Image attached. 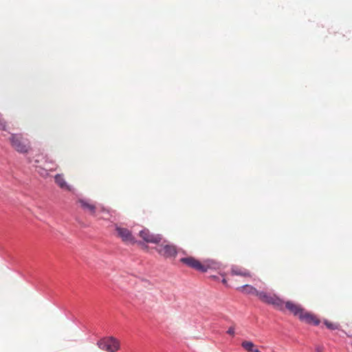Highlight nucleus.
<instances>
[{
    "instance_id": "obj_1",
    "label": "nucleus",
    "mask_w": 352,
    "mask_h": 352,
    "mask_svg": "<svg viewBox=\"0 0 352 352\" xmlns=\"http://www.w3.org/2000/svg\"><path fill=\"white\" fill-rule=\"evenodd\" d=\"M180 261L187 266L201 272H206L210 269L219 268V263L212 260L204 261L203 263L192 256L184 257Z\"/></svg>"
},
{
    "instance_id": "obj_2",
    "label": "nucleus",
    "mask_w": 352,
    "mask_h": 352,
    "mask_svg": "<svg viewBox=\"0 0 352 352\" xmlns=\"http://www.w3.org/2000/svg\"><path fill=\"white\" fill-rule=\"evenodd\" d=\"M98 347L108 352H116L120 349V342L116 338L111 336L98 341Z\"/></svg>"
},
{
    "instance_id": "obj_3",
    "label": "nucleus",
    "mask_w": 352,
    "mask_h": 352,
    "mask_svg": "<svg viewBox=\"0 0 352 352\" xmlns=\"http://www.w3.org/2000/svg\"><path fill=\"white\" fill-rule=\"evenodd\" d=\"M10 142L12 147L19 153H25L28 151V140L24 139L21 134H12Z\"/></svg>"
},
{
    "instance_id": "obj_4",
    "label": "nucleus",
    "mask_w": 352,
    "mask_h": 352,
    "mask_svg": "<svg viewBox=\"0 0 352 352\" xmlns=\"http://www.w3.org/2000/svg\"><path fill=\"white\" fill-rule=\"evenodd\" d=\"M156 250L161 256L165 258L175 257L177 254L176 247L171 244L159 245Z\"/></svg>"
},
{
    "instance_id": "obj_5",
    "label": "nucleus",
    "mask_w": 352,
    "mask_h": 352,
    "mask_svg": "<svg viewBox=\"0 0 352 352\" xmlns=\"http://www.w3.org/2000/svg\"><path fill=\"white\" fill-rule=\"evenodd\" d=\"M140 236L144 241L156 244L159 243L162 239L161 234H153L146 228L140 232Z\"/></svg>"
},
{
    "instance_id": "obj_6",
    "label": "nucleus",
    "mask_w": 352,
    "mask_h": 352,
    "mask_svg": "<svg viewBox=\"0 0 352 352\" xmlns=\"http://www.w3.org/2000/svg\"><path fill=\"white\" fill-rule=\"evenodd\" d=\"M116 230L118 232V235L122 239L124 242L134 243L135 240L131 232L126 228H122L116 225Z\"/></svg>"
},
{
    "instance_id": "obj_7",
    "label": "nucleus",
    "mask_w": 352,
    "mask_h": 352,
    "mask_svg": "<svg viewBox=\"0 0 352 352\" xmlns=\"http://www.w3.org/2000/svg\"><path fill=\"white\" fill-rule=\"evenodd\" d=\"M300 320L305 321L309 324H314V326H318L320 322V320L316 318L314 315L308 312H304L302 315H300Z\"/></svg>"
},
{
    "instance_id": "obj_8",
    "label": "nucleus",
    "mask_w": 352,
    "mask_h": 352,
    "mask_svg": "<svg viewBox=\"0 0 352 352\" xmlns=\"http://www.w3.org/2000/svg\"><path fill=\"white\" fill-rule=\"evenodd\" d=\"M285 308L290 311L294 316H298L300 318V316L302 315L304 313V309L299 305H295L291 301H287L285 302Z\"/></svg>"
},
{
    "instance_id": "obj_9",
    "label": "nucleus",
    "mask_w": 352,
    "mask_h": 352,
    "mask_svg": "<svg viewBox=\"0 0 352 352\" xmlns=\"http://www.w3.org/2000/svg\"><path fill=\"white\" fill-rule=\"evenodd\" d=\"M78 202L80 204L81 208L85 210L89 211L91 214L96 212V206L93 204H89L85 199H79Z\"/></svg>"
},
{
    "instance_id": "obj_10",
    "label": "nucleus",
    "mask_w": 352,
    "mask_h": 352,
    "mask_svg": "<svg viewBox=\"0 0 352 352\" xmlns=\"http://www.w3.org/2000/svg\"><path fill=\"white\" fill-rule=\"evenodd\" d=\"M239 289H240L243 294H254L256 296H258V294L259 292V291H258L255 287L250 285H244L239 287Z\"/></svg>"
},
{
    "instance_id": "obj_11",
    "label": "nucleus",
    "mask_w": 352,
    "mask_h": 352,
    "mask_svg": "<svg viewBox=\"0 0 352 352\" xmlns=\"http://www.w3.org/2000/svg\"><path fill=\"white\" fill-rule=\"evenodd\" d=\"M263 302L271 305L274 298V295L272 296L265 292L259 291L258 296H257Z\"/></svg>"
},
{
    "instance_id": "obj_12",
    "label": "nucleus",
    "mask_w": 352,
    "mask_h": 352,
    "mask_svg": "<svg viewBox=\"0 0 352 352\" xmlns=\"http://www.w3.org/2000/svg\"><path fill=\"white\" fill-rule=\"evenodd\" d=\"M55 182L61 188H66L68 190H71V186L67 184L62 175L57 174L55 176Z\"/></svg>"
},
{
    "instance_id": "obj_13",
    "label": "nucleus",
    "mask_w": 352,
    "mask_h": 352,
    "mask_svg": "<svg viewBox=\"0 0 352 352\" xmlns=\"http://www.w3.org/2000/svg\"><path fill=\"white\" fill-rule=\"evenodd\" d=\"M284 301L280 299L277 296L274 295V298L271 303V305H274L276 309L282 311L284 309Z\"/></svg>"
},
{
    "instance_id": "obj_14",
    "label": "nucleus",
    "mask_w": 352,
    "mask_h": 352,
    "mask_svg": "<svg viewBox=\"0 0 352 352\" xmlns=\"http://www.w3.org/2000/svg\"><path fill=\"white\" fill-rule=\"evenodd\" d=\"M241 346L248 352H252V351L255 349L254 344L251 341L242 342Z\"/></svg>"
},
{
    "instance_id": "obj_15",
    "label": "nucleus",
    "mask_w": 352,
    "mask_h": 352,
    "mask_svg": "<svg viewBox=\"0 0 352 352\" xmlns=\"http://www.w3.org/2000/svg\"><path fill=\"white\" fill-rule=\"evenodd\" d=\"M324 324L330 330H338L340 327V324L331 322L328 320H324Z\"/></svg>"
},
{
    "instance_id": "obj_16",
    "label": "nucleus",
    "mask_w": 352,
    "mask_h": 352,
    "mask_svg": "<svg viewBox=\"0 0 352 352\" xmlns=\"http://www.w3.org/2000/svg\"><path fill=\"white\" fill-rule=\"evenodd\" d=\"M232 273L234 275H240L243 276H250V272L248 270L241 271L237 268H232Z\"/></svg>"
},
{
    "instance_id": "obj_17",
    "label": "nucleus",
    "mask_w": 352,
    "mask_h": 352,
    "mask_svg": "<svg viewBox=\"0 0 352 352\" xmlns=\"http://www.w3.org/2000/svg\"><path fill=\"white\" fill-rule=\"evenodd\" d=\"M227 333H228L229 335H231V336H234L235 333L234 328L233 327H229L227 331Z\"/></svg>"
},
{
    "instance_id": "obj_18",
    "label": "nucleus",
    "mask_w": 352,
    "mask_h": 352,
    "mask_svg": "<svg viewBox=\"0 0 352 352\" xmlns=\"http://www.w3.org/2000/svg\"><path fill=\"white\" fill-rule=\"evenodd\" d=\"M0 129H6V122L3 120H0Z\"/></svg>"
},
{
    "instance_id": "obj_19",
    "label": "nucleus",
    "mask_w": 352,
    "mask_h": 352,
    "mask_svg": "<svg viewBox=\"0 0 352 352\" xmlns=\"http://www.w3.org/2000/svg\"><path fill=\"white\" fill-rule=\"evenodd\" d=\"M316 352H323V347L321 346H318L316 348Z\"/></svg>"
},
{
    "instance_id": "obj_20",
    "label": "nucleus",
    "mask_w": 352,
    "mask_h": 352,
    "mask_svg": "<svg viewBox=\"0 0 352 352\" xmlns=\"http://www.w3.org/2000/svg\"><path fill=\"white\" fill-rule=\"evenodd\" d=\"M211 277L214 280H219V276L215 275H212Z\"/></svg>"
},
{
    "instance_id": "obj_21",
    "label": "nucleus",
    "mask_w": 352,
    "mask_h": 352,
    "mask_svg": "<svg viewBox=\"0 0 352 352\" xmlns=\"http://www.w3.org/2000/svg\"><path fill=\"white\" fill-rule=\"evenodd\" d=\"M252 352H261V351L259 349H258L255 348V349L252 351Z\"/></svg>"
},
{
    "instance_id": "obj_22",
    "label": "nucleus",
    "mask_w": 352,
    "mask_h": 352,
    "mask_svg": "<svg viewBox=\"0 0 352 352\" xmlns=\"http://www.w3.org/2000/svg\"><path fill=\"white\" fill-rule=\"evenodd\" d=\"M221 282H222L223 284H226V280L224 278L221 280Z\"/></svg>"
}]
</instances>
